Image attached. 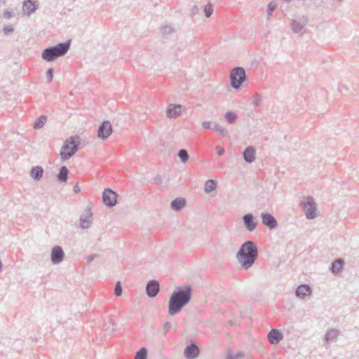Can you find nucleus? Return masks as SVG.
Segmentation results:
<instances>
[{
  "label": "nucleus",
  "mask_w": 359,
  "mask_h": 359,
  "mask_svg": "<svg viewBox=\"0 0 359 359\" xmlns=\"http://www.w3.org/2000/svg\"><path fill=\"white\" fill-rule=\"evenodd\" d=\"M311 293V289L309 285L303 284L299 285L296 290L295 294L299 298H304L306 296L310 294Z\"/></svg>",
  "instance_id": "obj_21"
},
{
  "label": "nucleus",
  "mask_w": 359,
  "mask_h": 359,
  "mask_svg": "<svg viewBox=\"0 0 359 359\" xmlns=\"http://www.w3.org/2000/svg\"><path fill=\"white\" fill-rule=\"evenodd\" d=\"M191 294V285H186L182 287H177L169 299V315L173 316L179 313L182 309L190 302Z\"/></svg>",
  "instance_id": "obj_1"
},
{
  "label": "nucleus",
  "mask_w": 359,
  "mask_h": 359,
  "mask_svg": "<svg viewBox=\"0 0 359 359\" xmlns=\"http://www.w3.org/2000/svg\"><path fill=\"white\" fill-rule=\"evenodd\" d=\"M73 191L75 192V193H79L80 191V188L78 185H76L73 188Z\"/></svg>",
  "instance_id": "obj_49"
},
{
  "label": "nucleus",
  "mask_w": 359,
  "mask_h": 359,
  "mask_svg": "<svg viewBox=\"0 0 359 359\" xmlns=\"http://www.w3.org/2000/svg\"><path fill=\"white\" fill-rule=\"evenodd\" d=\"M182 111V106L180 104H170L167 107L166 115L170 118L177 117Z\"/></svg>",
  "instance_id": "obj_17"
},
{
  "label": "nucleus",
  "mask_w": 359,
  "mask_h": 359,
  "mask_svg": "<svg viewBox=\"0 0 359 359\" xmlns=\"http://www.w3.org/2000/svg\"><path fill=\"white\" fill-rule=\"evenodd\" d=\"M212 129L217 131L222 136L225 137L228 135L227 130L224 127L221 126L220 125H219L217 123H214Z\"/></svg>",
  "instance_id": "obj_32"
},
{
  "label": "nucleus",
  "mask_w": 359,
  "mask_h": 359,
  "mask_svg": "<svg viewBox=\"0 0 359 359\" xmlns=\"http://www.w3.org/2000/svg\"><path fill=\"white\" fill-rule=\"evenodd\" d=\"M199 353V347L194 342L187 345L184 351V355L187 359H196Z\"/></svg>",
  "instance_id": "obj_11"
},
{
  "label": "nucleus",
  "mask_w": 359,
  "mask_h": 359,
  "mask_svg": "<svg viewBox=\"0 0 359 359\" xmlns=\"http://www.w3.org/2000/svg\"><path fill=\"white\" fill-rule=\"evenodd\" d=\"M276 7H277V4L273 1L270 2L268 4L267 10H266L268 19H269L270 16L272 15V13L276 8Z\"/></svg>",
  "instance_id": "obj_34"
},
{
  "label": "nucleus",
  "mask_w": 359,
  "mask_h": 359,
  "mask_svg": "<svg viewBox=\"0 0 359 359\" xmlns=\"http://www.w3.org/2000/svg\"><path fill=\"white\" fill-rule=\"evenodd\" d=\"M202 126L205 129H210L211 128V123L210 121H203L202 123Z\"/></svg>",
  "instance_id": "obj_43"
},
{
  "label": "nucleus",
  "mask_w": 359,
  "mask_h": 359,
  "mask_svg": "<svg viewBox=\"0 0 359 359\" xmlns=\"http://www.w3.org/2000/svg\"><path fill=\"white\" fill-rule=\"evenodd\" d=\"M216 150L219 156H223L224 154V149L220 146H216Z\"/></svg>",
  "instance_id": "obj_42"
},
{
  "label": "nucleus",
  "mask_w": 359,
  "mask_h": 359,
  "mask_svg": "<svg viewBox=\"0 0 359 359\" xmlns=\"http://www.w3.org/2000/svg\"><path fill=\"white\" fill-rule=\"evenodd\" d=\"M256 151L253 147H248L243 151V158L248 163H252L255 159Z\"/></svg>",
  "instance_id": "obj_23"
},
{
  "label": "nucleus",
  "mask_w": 359,
  "mask_h": 359,
  "mask_svg": "<svg viewBox=\"0 0 359 359\" xmlns=\"http://www.w3.org/2000/svg\"><path fill=\"white\" fill-rule=\"evenodd\" d=\"M339 335V331L336 329H331L328 330L325 334V341L329 342L337 339Z\"/></svg>",
  "instance_id": "obj_28"
},
{
  "label": "nucleus",
  "mask_w": 359,
  "mask_h": 359,
  "mask_svg": "<svg viewBox=\"0 0 359 359\" xmlns=\"http://www.w3.org/2000/svg\"><path fill=\"white\" fill-rule=\"evenodd\" d=\"M171 328V323L170 322H165L163 326V331L164 334H167Z\"/></svg>",
  "instance_id": "obj_40"
},
{
  "label": "nucleus",
  "mask_w": 359,
  "mask_h": 359,
  "mask_svg": "<svg viewBox=\"0 0 359 359\" xmlns=\"http://www.w3.org/2000/svg\"><path fill=\"white\" fill-rule=\"evenodd\" d=\"M69 170L67 166L62 165L59 169V172L57 174V180L60 183H65L68 179Z\"/></svg>",
  "instance_id": "obj_24"
},
{
  "label": "nucleus",
  "mask_w": 359,
  "mask_h": 359,
  "mask_svg": "<svg viewBox=\"0 0 359 359\" xmlns=\"http://www.w3.org/2000/svg\"><path fill=\"white\" fill-rule=\"evenodd\" d=\"M65 253L63 249L60 245H55L52 248L50 253V260L53 264H59L63 260Z\"/></svg>",
  "instance_id": "obj_9"
},
{
  "label": "nucleus",
  "mask_w": 359,
  "mask_h": 359,
  "mask_svg": "<svg viewBox=\"0 0 359 359\" xmlns=\"http://www.w3.org/2000/svg\"><path fill=\"white\" fill-rule=\"evenodd\" d=\"M43 174V169L41 166H34L30 170V176L34 180L39 181L41 179Z\"/></svg>",
  "instance_id": "obj_25"
},
{
  "label": "nucleus",
  "mask_w": 359,
  "mask_h": 359,
  "mask_svg": "<svg viewBox=\"0 0 359 359\" xmlns=\"http://www.w3.org/2000/svg\"><path fill=\"white\" fill-rule=\"evenodd\" d=\"M113 129L111 123L105 120L102 121L97 129V137L102 140H107L112 133Z\"/></svg>",
  "instance_id": "obj_7"
},
{
  "label": "nucleus",
  "mask_w": 359,
  "mask_h": 359,
  "mask_svg": "<svg viewBox=\"0 0 359 359\" xmlns=\"http://www.w3.org/2000/svg\"><path fill=\"white\" fill-rule=\"evenodd\" d=\"M46 116H41L39 118L36 119V121L34 123V128L35 129H40L41 128L46 122Z\"/></svg>",
  "instance_id": "obj_30"
},
{
  "label": "nucleus",
  "mask_w": 359,
  "mask_h": 359,
  "mask_svg": "<svg viewBox=\"0 0 359 359\" xmlns=\"http://www.w3.org/2000/svg\"><path fill=\"white\" fill-rule=\"evenodd\" d=\"M187 200L182 197H178L172 200L170 203V207L174 211H180L185 207Z\"/></svg>",
  "instance_id": "obj_22"
},
{
  "label": "nucleus",
  "mask_w": 359,
  "mask_h": 359,
  "mask_svg": "<svg viewBox=\"0 0 359 359\" xmlns=\"http://www.w3.org/2000/svg\"><path fill=\"white\" fill-rule=\"evenodd\" d=\"M13 16V11L10 9H6L4 12V17L6 19H10Z\"/></svg>",
  "instance_id": "obj_38"
},
{
  "label": "nucleus",
  "mask_w": 359,
  "mask_h": 359,
  "mask_svg": "<svg viewBox=\"0 0 359 359\" xmlns=\"http://www.w3.org/2000/svg\"><path fill=\"white\" fill-rule=\"evenodd\" d=\"M338 90L340 93H342L343 91H348V88L345 84H340L338 86Z\"/></svg>",
  "instance_id": "obj_41"
},
{
  "label": "nucleus",
  "mask_w": 359,
  "mask_h": 359,
  "mask_svg": "<svg viewBox=\"0 0 359 359\" xmlns=\"http://www.w3.org/2000/svg\"><path fill=\"white\" fill-rule=\"evenodd\" d=\"M217 183V181L210 179L205 182L204 191L207 194H210L215 190Z\"/></svg>",
  "instance_id": "obj_27"
},
{
  "label": "nucleus",
  "mask_w": 359,
  "mask_h": 359,
  "mask_svg": "<svg viewBox=\"0 0 359 359\" xmlns=\"http://www.w3.org/2000/svg\"><path fill=\"white\" fill-rule=\"evenodd\" d=\"M122 286L120 281H117L114 287V294L116 297H120L122 294Z\"/></svg>",
  "instance_id": "obj_36"
},
{
  "label": "nucleus",
  "mask_w": 359,
  "mask_h": 359,
  "mask_svg": "<svg viewBox=\"0 0 359 359\" xmlns=\"http://www.w3.org/2000/svg\"><path fill=\"white\" fill-rule=\"evenodd\" d=\"M224 118L229 123H233L237 119V115L233 111H228L226 112Z\"/></svg>",
  "instance_id": "obj_31"
},
{
  "label": "nucleus",
  "mask_w": 359,
  "mask_h": 359,
  "mask_svg": "<svg viewBox=\"0 0 359 359\" xmlns=\"http://www.w3.org/2000/svg\"><path fill=\"white\" fill-rule=\"evenodd\" d=\"M213 12L212 5L210 4H208L204 7V13L206 18H209L212 15Z\"/></svg>",
  "instance_id": "obj_35"
},
{
  "label": "nucleus",
  "mask_w": 359,
  "mask_h": 359,
  "mask_svg": "<svg viewBox=\"0 0 359 359\" xmlns=\"http://www.w3.org/2000/svg\"><path fill=\"white\" fill-rule=\"evenodd\" d=\"M268 340L271 344H278L283 338V333L278 329H271L267 335Z\"/></svg>",
  "instance_id": "obj_16"
},
{
  "label": "nucleus",
  "mask_w": 359,
  "mask_h": 359,
  "mask_svg": "<svg viewBox=\"0 0 359 359\" xmlns=\"http://www.w3.org/2000/svg\"><path fill=\"white\" fill-rule=\"evenodd\" d=\"M38 8L37 2L34 0H25L23 3V12L27 15L34 13Z\"/></svg>",
  "instance_id": "obj_19"
},
{
  "label": "nucleus",
  "mask_w": 359,
  "mask_h": 359,
  "mask_svg": "<svg viewBox=\"0 0 359 359\" xmlns=\"http://www.w3.org/2000/svg\"><path fill=\"white\" fill-rule=\"evenodd\" d=\"M97 255L96 254H94V255H91L90 256H89L87 259V264H90V263L94 260V259L97 257Z\"/></svg>",
  "instance_id": "obj_45"
},
{
  "label": "nucleus",
  "mask_w": 359,
  "mask_h": 359,
  "mask_svg": "<svg viewBox=\"0 0 359 359\" xmlns=\"http://www.w3.org/2000/svg\"><path fill=\"white\" fill-rule=\"evenodd\" d=\"M118 194L110 188H106L102 192V201L108 208H112L117 203Z\"/></svg>",
  "instance_id": "obj_6"
},
{
  "label": "nucleus",
  "mask_w": 359,
  "mask_h": 359,
  "mask_svg": "<svg viewBox=\"0 0 359 359\" xmlns=\"http://www.w3.org/2000/svg\"><path fill=\"white\" fill-rule=\"evenodd\" d=\"M258 248L255 241H247L244 242L236 253V259L238 262L244 269L251 268L256 259L258 258Z\"/></svg>",
  "instance_id": "obj_2"
},
{
  "label": "nucleus",
  "mask_w": 359,
  "mask_h": 359,
  "mask_svg": "<svg viewBox=\"0 0 359 359\" xmlns=\"http://www.w3.org/2000/svg\"><path fill=\"white\" fill-rule=\"evenodd\" d=\"M154 181L156 184H160L162 183L163 180L161 176H157L154 178Z\"/></svg>",
  "instance_id": "obj_48"
},
{
  "label": "nucleus",
  "mask_w": 359,
  "mask_h": 359,
  "mask_svg": "<svg viewBox=\"0 0 359 359\" xmlns=\"http://www.w3.org/2000/svg\"><path fill=\"white\" fill-rule=\"evenodd\" d=\"M308 19L306 17H302L298 20H293L291 22L292 29L294 33H299L306 25Z\"/></svg>",
  "instance_id": "obj_18"
},
{
  "label": "nucleus",
  "mask_w": 359,
  "mask_h": 359,
  "mask_svg": "<svg viewBox=\"0 0 359 359\" xmlns=\"http://www.w3.org/2000/svg\"><path fill=\"white\" fill-rule=\"evenodd\" d=\"M301 205L302 208L304 210L305 215L307 219H314L316 217V205L312 197L304 198Z\"/></svg>",
  "instance_id": "obj_5"
},
{
  "label": "nucleus",
  "mask_w": 359,
  "mask_h": 359,
  "mask_svg": "<svg viewBox=\"0 0 359 359\" xmlns=\"http://www.w3.org/2000/svg\"><path fill=\"white\" fill-rule=\"evenodd\" d=\"M53 73H54L53 69H52V68L48 69V70L46 72V77L49 81H51L53 80Z\"/></svg>",
  "instance_id": "obj_39"
},
{
  "label": "nucleus",
  "mask_w": 359,
  "mask_h": 359,
  "mask_svg": "<svg viewBox=\"0 0 359 359\" xmlns=\"http://www.w3.org/2000/svg\"><path fill=\"white\" fill-rule=\"evenodd\" d=\"M177 156L180 158L181 161L182 163H186L189 160V154L187 150L185 149H180L178 151Z\"/></svg>",
  "instance_id": "obj_33"
},
{
  "label": "nucleus",
  "mask_w": 359,
  "mask_h": 359,
  "mask_svg": "<svg viewBox=\"0 0 359 359\" xmlns=\"http://www.w3.org/2000/svg\"><path fill=\"white\" fill-rule=\"evenodd\" d=\"M71 41L67 40L65 42L59 43L52 46L57 57L65 55L70 48Z\"/></svg>",
  "instance_id": "obj_15"
},
{
  "label": "nucleus",
  "mask_w": 359,
  "mask_h": 359,
  "mask_svg": "<svg viewBox=\"0 0 359 359\" xmlns=\"http://www.w3.org/2000/svg\"><path fill=\"white\" fill-rule=\"evenodd\" d=\"M80 225L82 229H88L93 222V213L90 208H87L79 218Z\"/></svg>",
  "instance_id": "obj_10"
},
{
  "label": "nucleus",
  "mask_w": 359,
  "mask_h": 359,
  "mask_svg": "<svg viewBox=\"0 0 359 359\" xmlns=\"http://www.w3.org/2000/svg\"><path fill=\"white\" fill-rule=\"evenodd\" d=\"M226 359H236L233 355L229 354Z\"/></svg>",
  "instance_id": "obj_50"
},
{
  "label": "nucleus",
  "mask_w": 359,
  "mask_h": 359,
  "mask_svg": "<svg viewBox=\"0 0 359 359\" xmlns=\"http://www.w3.org/2000/svg\"><path fill=\"white\" fill-rule=\"evenodd\" d=\"M233 356L236 359L242 358L243 357H244V353H243V352L240 351V352L236 353L235 354V355H233Z\"/></svg>",
  "instance_id": "obj_47"
},
{
  "label": "nucleus",
  "mask_w": 359,
  "mask_h": 359,
  "mask_svg": "<svg viewBox=\"0 0 359 359\" xmlns=\"http://www.w3.org/2000/svg\"><path fill=\"white\" fill-rule=\"evenodd\" d=\"M245 228L250 232L253 231L257 224V220L252 213H247L242 217Z\"/></svg>",
  "instance_id": "obj_8"
},
{
  "label": "nucleus",
  "mask_w": 359,
  "mask_h": 359,
  "mask_svg": "<svg viewBox=\"0 0 359 359\" xmlns=\"http://www.w3.org/2000/svg\"><path fill=\"white\" fill-rule=\"evenodd\" d=\"M199 8L197 6H194L191 9V13L192 15H196L198 13Z\"/></svg>",
  "instance_id": "obj_44"
},
{
  "label": "nucleus",
  "mask_w": 359,
  "mask_h": 359,
  "mask_svg": "<svg viewBox=\"0 0 359 359\" xmlns=\"http://www.w3.org/2000/svg\"><path fill=\"white\" fill-rule=\"evenodd\" d=\"M261 100H262V99L259 95L256 96L254 99V104L255 106H257L258 104H259V102H261Z\"/></svg>",
  "instance_id": "obj_46"
},
{
  "label": "nucleus",
  "mask_w": 359,
  "mask_h": 359,
  "mask_svg": "<svg viewBox=\"0 0 359 359\" xmlns=\"http://www.w3.org/2000/svg\"><path fill=\"white\" fill-rule=\"evenodd\" d=\"M344 262L341 259H335L331 264L330 271L334 274H337L341 271Z\"/></svg>",
  "instance_id": "obj_26"
},
{
  "label": "nucleus",
  "mask_w": 359,
  "mask_h": 359,
  "mask_svg": "<svg viewBox=\"0 0 359 359\" xmlns=\"http://www.w3.org/2000/svg\"><path fill=\"white\" fill-rule=\"evenodd\" d=\"M41 57L43 60H44L46 62H53V61L55 60L57 58H58L52 46L46 48L43 50V52L41 53Z\"/></svg>",
  "instance_id": "obj_20"
},
{
  "label": "nucleus",
  "mask_w": 359,
  "mask_h": 359,
  "mask_svg": "<svg viewBox=\"0 0 359 359\" xmlns=\"http://www.w3.org/2000/svg\"><path fill=\"white\" fill-rule=\"evenodd\" d=\"M176 27L171 23H165L161 27V33L163 38L170 39L177 32Z\"/></svg>",
  "instance_id": "obj_13"
},
{
  "label": "nucleus",
  "mask_w": 359,
  "mask_h": 359,
  "mask_svg": "<svg viewBox=\"0 0 359 359\" xmlns=\"http://www.w3.org/2000/svg\"><path fill=\"white\" fill-rule=\"evenodd\" d=\"M160 290L159 283L156 280H150L146 285V292L149 297H155Z\"/></svg>",
  "instance_id": "obj_12"
},
{
  "label": "nucleus",
  "mask_w": 359,
  "mask_h": 359,
  "mask_svg": "<svg viewBox=\"0 0 359 359\" xmlns=\"http://www.w3.org/2000/svg\"><path fill=\"white\" fill-rule=\"evenodd\" d=\"M14 32V28L12 25H7L3 28V32L4 35H9Z\"/></svg>",
  "instance_id": "obj_37"
},
{
  "label": "nucleus",
  "mask_w": 359,
  "mask_h": 359,
  "mask_svg": "<svg viewBox=\"0 0 359 359\" xmlns=\"http://www.w3.org/2000/svg\"><path fill=\"white\" fill-rule=\"evenodd\" d=\"M262 223L269 229H274L278 226L276 218L269 212H262Z\"/></svg>",
  "instance_id": "obj_14"
},
{
  "label": "nucleus",
  "mask_w": 359,
  "mask_h": 359,
  "mask_svg": "<svg viewBox=\"0 0 359 359\" xmlns=\"http://www.w3.org/2000/svg\"><path fill=\"white\" fill-rule=\"evenodd\" d=\"M80 144V138L78 136H71L67 138L60 150L61 159L67 161L72 157L78 151Z\"/></svg>",
  "instance_id": "obj_3"
},
{
  "label": "nucleus",
  "mask_w": 359,
  "mask_h": 359,
  "mask_svg": "<svg viewBox=\"0 0 359 359\" xmlns=\"http://www.w3.org/2000/svg\"><path fill=\"white\" fill-rule=\"evenodd\" d=\"M246 80L245 70L242 67H234L230 74L231 86L233 89H240Z\"/></svg>",
  "instance_id": "obj_4"
},
{
  "label": "nucleus",
  "mask_w": 359,
  "mask_h": 359,
  "mask_svg": "<svg viewBox=\"0 0 359 359\" xmlns=\"http://www.w3.org/2000/svg\"><path fill=\"white\" fill-rule=\"evenodd\" d=\"M147 355L148 351L147 348L142 347L136 352L134 359H147Z\"/></svg>",
  "instance_id": "obj_29"
}]
</instances>
